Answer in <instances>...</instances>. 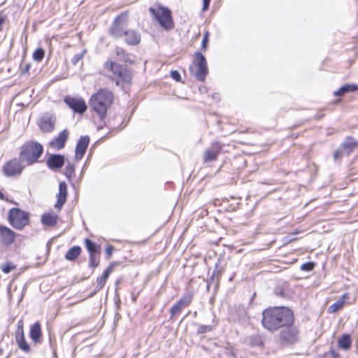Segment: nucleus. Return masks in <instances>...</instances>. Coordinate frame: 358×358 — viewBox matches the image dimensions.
I'll use <instances>...</instances> for the list:
<instances>
[{
  "mask_svg": "<svg viewBox=\"0 0 358 358\" xmlns=\"http://www.w3.org/2000/svg\"><path fill=\"white\" fill-rule=\"evenodd\" d=\"M294 321V314L287 307L268 308L262 312V326L269 331H276L282 327L292 324Z\"/></svg>",
  "mask_w": 358,
  "mask_h": 358,
  "instance_id": "f257e3e1",
  "label": "nucleus"
},
{
  "mask_svg": "<svg viewBox=\"0 0 358 358\" xmlns=\"http://www.w3.org/2000/svg\"><path fill=\"white\" fill-rule=\"evenodd\" d=\"M113 101V93L107 89H100L90 100V106L102 120Z\"/></svg>",
  "mask_w": 358,
  "mask_h": 358,
  "instance_id": "f03ea898",
  "label": "nucleus"
},
{
  "mask_svg": "<svg viewBox=\"0 0 358 358\" xmlns=\"http://www.w3.org/2000/svg\"><path fill=\"white\" fill-rule=\"evenodd\" d=\"M43 152V148L41 144L31 141L22 146L20 156L22 160L27 162V165H31L38 161Z\"/></svg>",
  "mask_w": 358,
  "mask_h": 358,
  "instance_id": "7ed1b4c3",
  "label": "nucleus"
},
{
  "mask_svg": "<svg viewBox=\"0 0 358 358\" xmlns=\"http://www.w3.org/2000/svg\"><path fill=\"white\" fill-rule=\"evenodd\" d=\"M189 72L192 76L199 81H204L208 73L207 62L204 55L196 52L192 64L189 66Z\"/></svg>",
  "mask_w": 358,
  "mask_h": 358,
  "instance_id": "20e7f679",
  "label": "nucleus"
},
{
  "mask_svg": "<svg viewBox=\"0 0 358 358\" xmlns=\"http://www.w3.org/2000/svg\"><path fill=\"white\" fill-rule=\"evenodd\" d=\"M149 10L164 29L171 30L173 28L174 23L169 8L159 6L157 9L150 8Z\"/></svg>",
  "mask_w": 358,
  "mask_h": 358,
  "instance_id": "39448f33",
  "label": "nucleus"
},
{
  "mask_svg": "<svg viewBox=\"0 0 358 358\" xmlns=\"http://www.w3.org/2000/svg\"><path fill=\"white\" fill-rule=\"evenodd\" d=\"M128 15L122 13L113 20L109 28V34L115 38H120L124 36V31H127Z\"/></svg>",
  "mask_w": 358,
  "mask_h": 358,
  "instance_id": "423d86ee",
  "label": "nucleus"
},
{
  "mask_svg": "<svg viewBox=\"0 0 358 358\" xmlns=\"http://www.w3.org/2000/svg\"><path fill=\"white\" fill-rule=\"evenodd\" d=\"M8 220L10 224L17 229H23L29 222L27 213L19 209L12 208L8 214Z\"/></svg>",
  "mask_w": 358,
  "mask_h": 358,
  "instance_id": "0eeeda50",
  "label": "nucleus"
},
{
  "mask_svg": "<svg viewBox=\"0 0 358 358\" xmlns=\"http://www.w3.org/2000/svg\"><path fill=\"white\" fill-rule=\"evenodd\" d=\"M280 333V340L282 344L292 345L299 341V331L296 327L292 324L285 326Z\"/></svg>",
  "mask_w": 358,
  "mask_h": 358,
  "instance_id": "6e6552de",
  "label": "nucleus"
},
{
  "mask_svg": "<svg viewBox=\"0 0 358 358\" xmlns=\"http://www.w3.org/2000/svg\"><path fill=\"white\" fill-rule=\"evenodd\" d=\"M106 65L115 76H117L120 80L129 83L131 79V73L128 69L114 62H107Z\"/></svg>",
  "mask_w": 358,
  "mask_h": 358,
  "instance_id": "1a4fd4ad",
  "label": "nucleus"
},
{
  "mask_svg": "<svg viewBox=\"0 0 358 358\" xmlns=\"http://www.w3.org/2000/svg\"><path fill=\"white\" fill-rule=\"evenodd\" d=\"M23 169L20 160L14 158L4 164L2 171L6 177H14L20 175Z\"/></svg>",
  "mask_w": 358,
  "mask_h": 358,
  "instance_id": "9d476101",
  "label": "nucleus"
},
{
  "mask_svg": "<svg viewBox=\"0 0 358 358\" xmlns=\"http://www.w3.org/2000/svg\"><path fill=\"white\" fill-rule=\"evenodd\" d=\"M194 296V292H189L183 294L181 298L171 308V319L176 315L178 314L181 310L192 303Z\"/></svg>",
  "mask_w": 358,
  "mask_h": 358,
  "instance_id": "9b49d317",
  "label": "nucleus"
},
{
  "mask_svg": "<svg viewBox=\"0 0 358 358\" xmlns=\"http://www.w3.org/2000/svg\"><path fill=\"white\" fill-rule=\"evenodd\" d=\"M64 103L75 113L83 114L87 110V105L81 98H75L67 96L64 99Z\"/></svg>",
  "mask_w": 358,
  "mask_h": 358,
  "instance_id": "f8f14e48",
  "label": "nucleus"
},
{
  "mask_svg": "<svg viewBox=\"0 0 358 358\" xmlns=\"http://www.w3.org/2000/svg\"><path fill=\"white\" fill-rule=\"evenodd\" d=\"M15 238V232L7 227L0 225V241L4 245H11Z\"/></svg>",
  "mask_w": 358,
  "mask_h": 358,
  "instance_id": "ddd939ff",
  "label": "nucleus"
},
{
  "mask_svg": "<svg viewBox=\"0 0 358 358\" xmlns=\"http://www.w3.org/2000/svg\"><path fill=\"white\" fill-rule=\"evenodd\" d=\"M222 149V145L217 141L212 143L211 148H209L203 153L204 162H213L217 159V155Z\"/></svg>",
  "mask_w": 358,
  "mask_h": 358,
  "instance_id": "4468645a",
  "label": "nucleus"
},
{
  "mask_svg": "<svg viewBox=\"0 0 358 358\" xmlns=\"http://www.w3.org/2000/svg\"><path fill=\"white\" fill-rule=\"evenodd\" d=\"M90 143V138L88 136H81L78 141L76 147L75 157L76 160H80L85 155L86 150Z\"/></svg>",
  "mask_w": 358,
  "mask_h": 358,
  "instance_id": "2eb2a0df",
  "label": "nucleus"
},
{
  "mask_svg": "<svg viewBox=\"0 0 358 358\" xmlns=\"http://www.w3.org/2000/svg\"><path fill=\"white\" fill-rule=\"evenodd\" d=\"M55 119L52 115L45 114L39 121V127L44 132H50L55 128Z\"/></svg>",
  "mask_w": 358,
  "mask_h": 358,
  "instance_id": "dca6fc26",
  "label": "nucleus"
},
{
  "mask_svg": "<svg viewBox=\"0 0 358 358\" xmlns=\"http://www.w3.org/2000/svg\"><path fill=\"white\" fill-rule=\"evenodd\" d=\"M64 162L65 159L64 156L58 154H53L48 159L47 165L50 169L57 170L62 167Z\"/></svg>",
  "mask_w": 358,
  "mask_h": 358,
  "instance_id": "f3484780",
  "label": "nucleus"
},
{
  "mask_svg": "<svg viewBox=\"0 0 358 358\" xmlns=\"http://www.w3.org/2000/svg\"><path fill=\"white\" fill-rule=\"evenodd\" d=\"M124 41L129 45H136L141 41V34L134 29L124 31Z\"/></svg>",
  "mask_w": 358,
  "mask_h": 358,
  "instance_id": "a211bd4d",
  "label": "nucleus"
},
{
  "mask_svg": "<svg viewBox=\"0 0 358 358\" xmlns=\"http://www.w3.org/2000/svg\"><path fill=\"white\" fill-rule=\"evenodd\" d=\"M67 197V185L65 182H61L59 185V192L57 194V202L55 205L56 208L60 209L66 203Z\"/></svg>",
  "mask_w": 358,
  "mask_h": 358,
  "instance_id": "6ab92c4d",
  "label": "nucleus"
},
{
  "mask_svg": "<svg viewBox=\"0 0 358 358\" xmlns=\"http://www.w3.org/2000/svg\"><path fill=\"white\" fill-rule=\"evenodd\" d=\"M69 134V133L66 129L62 131L50 142V145L58 150L63 148L68 139Z\"/></svg>",
  "mask_w": 358,
  "mask_h": 358,
  "instance_id": "aec40b11",
  "label": "nucleus"
},
{
  "mask_svg": "<svg viewBox=\"0 0 358 358\" xmlns=\"http://www.w3.org/2000/svg\"><path fill=\"white\" fill-rule=\"evenodd\" d=\"M113 267L112 265H110L101 275V276L99 277L96 280V287L95 291L91 294V296L94 295L97 292L101 290L103 286L105 285L110 273L113 271Z\"/></svg>",
  "mask_w": 358,
  "mask_h": 358,
  "instance_id": "412c9836",
  "label": "nucleus"
},
{
  "mask_svg": "<svg viewBox=\"0 0 358 358\" xmlns=\"http://www.w3.org/2000/svg\"><path fill=\"white\" fill-rule=\"evenodd\" d=\"M41 334V327L38 322H35L30 327L29 336L35 343H40Z\"/></svg>",
  "mask_w": 358,
  "mask_h": 358,
  "instance_id": "4be33fe9",
  "label": "nucleus"
},
{
  "mask_svg": "<svg viewBox=\"0 0 358 358\" xmlns=\"http://www.w3.org/2000/svg\"><path fill=\"white\" fill-rule=\"evenodd\" d=\"M357 147L358 141L351 136H348L341 145V148L348 154Z\"/></svg>",
  "mask_w": 358,
  "mask_h": 358,
  "instance_id": "5701e85b",
  "label": "nucleus"
},
{
  "mask_svg": "<svg viewBox=\"0 0 358 358\" xmlns=\"http://www.w3.org/2000/svg\"><path fill=\"white\" fill-rule=\"evenodd\" d=\"M348 298V294H343L335 303L328 308V312L329 313H334L341 309Z\"/></svg>",
  "mask_w": 358,
  "mask_h": 358,
  "instance_id": "b1692460",
  "label": "nucleus"
},
{
  "mask_svg": "<svg viewBox=\"0 0 358 358\" xmlns=\"http://www.w3.org/2000/svg\"><path fill=\"white\" fill-rule=\"evenodd\" d=\"M41 222L45 226H55L57 222V215L52 213H45L42 215Z\"/></svg>",
  "mask_w": 358,
  "mask_h": 358,
  "instance_id": "393cba45",
  "label": "nucleus"
},
{
  "mask_svg": "<svg viewBox=\"0 0 358 358\" xmlns=\"http://www.w3.org/2000/svg\"><path fill=\"white\" fill-rule=\"evenodd\" d=\"M15 341L20 350L27 353L30 352V347L25 340L24 334H19L18 335H15Z\"/></svg>",
  "mask_w": 358,
  "mask_h": 358,
  "instance_id": "a878e982",
  "label": "nucleus"
},
{
  "mask_svg": "<svg viewBox=\"0 0 358 358\" xmlns=\"http://www.w3.org/2000/svg\"><path fill=\"white\" fill-rule=\"evenodd\" d=\"M81 248L78 245H75L71 248L65 255V259L69 261H73L80 255L81 252Z\"/></svg>",
  "mask_w": 358,
  "mask_h": 358,
  "instance_id": "bb28decb",
  "label": "nucleus"
},
{
  "mask_svg": "<svg viewBox=\"0 0 358 358\" xmlns=\"http://www.w3.org/2000/svg\"><path fill=\"white\" fill-rule=\"evenodd\" d=\"M358 89V87L353 84H346L341 87H340L338 90L335 91L334 92V94L335 96H341L347 92H355Z\"/></svg>",
  "mask_w": 358,
  "mask_h": 358,
  "instance_id": "cd10ccee",
  "label": "nucleus"
},
{
  "mask_svg": "<svg viewBox=\"0 0 358 358\" xmlns=\"http://www.w3.org/2000/svg\"><path fill=\"white\" fill-rule=\"evenodd\" d=\"M352 341L350 335L344 334L338 340V345L343 350H348L351 346Z\"/></svg>",
  "mask_w": 358,
  "mask_h": 358,
  "instance_id": "c85d7f7f",
  "label": "nucleus"
},
{
  "mask_svg": "<svg viewBox=\"0 0 358 358\" xmlns=\"http://www.w3.org/2000/svg\"><path fill=\"white\" fill-rule=\"evenodd\" d=\"M116 55L121 58V59L124 62L133 63L129 59V55L124 51L123 48H116Z\"/></svg>",
  "mask_w": 358,
  "mask_h": 358,
  "instance_id": "c756f323",
  "label": "nucleus"
},
{
  "mask_svg": "<svg viewBox=\"0 0 358 358\" xmlns=\"http://www.w3.org/2000/svg\"><path fill=\"white\" fill-rule=\"evenodd\" d=\"M1 270L5 273H9L15 268V266L9 262L3 263L0 266Z\"/></svg>",
  "mask_w": 358,
  "mask_h": 358,
  "instance_id": "7c9ffc66",
  "label": "nucleus"
},
{
  "mask_svg": "<svg viewBox=\"0 0 358 358\" xmlns=\"http://www.w3.org/2000/svg\"><path fill=\"white\" fill-rule=\"evenodd\" d=\"M85 243L87 250L90 252V255L96 254V244L93 243L92 241H90L88 238L85 239Z\"/></svg>",
  "mask_w": 358,
  "mask_h": 358,
  "instance_id": "2f4dec72",
  "label": "nucleus"
},
{
  "mask_svg": "<svg viewBox=\"0 0 358 358\" xmlns=\"http://www.w3.org/2000/svg\"><path fill=\"white\" fill-rule=\"evenodd\" d=\"M45 51L42 48L36 49L33 53V59L36 62H41L43 59Z\"/></svg>",
  "mask_w": 358,
  "mask_h": 358,
  "instance_id": "473e14b6",
  "label": "nucleus"
},
{
  "mask_svg": "<svg viewBox=\"0 0 358 358\" xmlns=\"http://www.w3.org/2000/svg\"><path fill=\"white\" fill-rule=\"evenodd\" d=\"M75 166L73 164L69 162L65 168V175L68 178H71L74 175Z\"/></svg>",
  "mask_w": 358,
  "mask_h": 358,
  "instance_id": "72a5a7b5",
  "label": "nucleus"
},
{
  "mask_svg": "<svg viewBox=\"0 0 358 358\" xmlns=\"http://www.w3.org/2000/svg\"><path fill=\"white\" fill-rule=\"evenodd\" d=\"M274 293L277 296L281 298H287L288 296L286 290L281 287H277L274 290Z\"/></svg>",
  "mask_w": 358,
  "mask_h": 358,
  "instance_id": "f704fd0d",
  "label": "nucleus"
},
{
  "mask_svg": "<svg viewBox=\"0 0 358 358\" xmlns=\"http://www.w3.org/2000/svg\"><path fill=\"white\" fill-rule=\"evenodd\" d=\"M99 265V257L96 254L90 255V266L95 268Z\"/></svg>",
  "mask_w": 358,
  "mask_h": 358,
  "instance_id": "c9c22d12",
  "label": "nucleus"
},
{
  "mask_svg": "<svg viewBox=\"0 0 358 358\" xmlns=\"http://www.w3.org/2000/svg\"><path fill=\"white\" fill-rule=\"evenodd\" d=\"M212 330V327L210 325H200L197 329V334H201L206 332H209Z\"/></svg>",
  "mask_w": 358,
  "mask_h": 358,
  "instance_id": "e433bc0d",
  "label": "nucleus"
},
{
  "mask_svg": "<svg viewBox=\"0 0 358 358\" xmlns=\"http://www.w3.org/2000/svg\"><path fill=\"white\" fill-rule=\"evenodd\" d=\"M315 264L313 262H306L301 266V269L305 271H310L314 268Z\"/></svg>",
  "mask_w": 358,
  "mask_h": 358,
  "instance_id": "4c0bfd02",
  "label": "nucleus"
},
{
  "mask_svg": "<svg viewBox=\"0 0 358 358\" xmlns=\"http://www.w3.org/2000/svg\"><path fill=\"white\" fill-rule=\"evenodd\" d=\"M19 334H24V322H23L22 320H20L17 322V329L15 331V335H18Z\"/></svg>",
  "mask_w": 358,
  "mask_h": 358,
  "instance_id": "58836bf2",
  "label": "nucleus"
},
{
  "mask_svg": "<svg viewBox=\"0 0 358 358\" xmlns=\"http://www.w3.org/2000/svg\"><path fill=\"white\" fill-rule=\"evenodd\" d=\"M344 152H345V151L341 147L338 150H335L334 152V159L336 161L338 159H340L343 156Z\"/></svg>",
  "mask_w": 358,
  "mask_h": 358,
  "instance_id": "ea45409f",
  "label": "nucleus"
},
{
  "mask_svg": "<svg viewBox=\"0 0 358 358\" xmlns=\"http://www.w3.org/2000/svg\"><path fill=\"white\" fill-rule=\"evenodd\" d=\"M83 57V53H78L73 56L71 62L73 65H76Z\"/></svg>",
  "mask_w": 358,
  "mask_h": 358,
  "instance_id": "a19ab883",
  "label": "nucleus"
},
{
  "mask_svg": "<svg viewBox=\"0 0 358 358\" xmlns=\"http://www.w3.org/2000/svg\"><path fill=\"white\" fill-rule=\"evenodd\" d=\"M171 77L175 80L176 81H178V82H180L181 80V76H180V73L176 71V70H174V71H171Z\"/></svg>",
  "mask_w": 358,
  "mask_h": 358,
  "instance_id": "79ce46f5",
  "label": "nucleus"
},
{
  "mask_svg": "<svg viewBox=\"0 0 358 358\" xmlns=\"http://www.w3.org/2000/svg\"><path fill=\"white\" fill-rule=\"evenodd\" d=\"M208 35H209V33L208 32H206L203 38V40H202V47L203 48H206V45H207V43H208Z\"/></svg>",
  "mask_w": 358,
  "mask_h": 358,
  "instance_id": "37998d69",
  "label": "nucleus"
},
{
  "mask_svg": "<svg viewBox=\"0 0 358 358\" xmlns=\"http://www.w3.org/2000/svg\"><path fill=\"white\" fill-rule=\"evenodd\" d=\"M203 5L202 10L206 11L208 9L210 0H203Z\"/></svg>",
  "mask_w": 358,
  "mask_h": 358,
  "instance_id": "c03bdc74",
  "label": "nucleus"
},
{
  "mask_svg": "<svg viewBox=\"0 0 358 358\" xmlns=\"http://www.w3.org/2000/svg\"><path fill=\"white\" fill-rule=\"evenodd\" d=\"M113 250V247L112 245H108L106 249V253L108 257H110L112 255Z\"/></svg>",
  "mask_w": 358,
  "mask_h": 358,
  "instance_id": "a18cd8bd",
  "label": "nucleus"
},
{
  "mask_svg": "<svg viewBox=\"0 0 358 358\" xmlns=\"http://www.w3.org/2000/svg\"><path fill=\"white\" fill-rule=\"evenodd\" d=\"M30 66H31V65L29 64H26L22 70V73H28L29 71Z\"/></svg>",
  "mask_w": 358,
  "mask_h": 358,
  "instance_id": "49530a36",
  "label": "nucleus"
},
{
  "mask_svg": "<svg viewBox=\"0 0 358 358\" xmlns=\"http://www.w3.org/2000/svg\"><path fill=\"white\" fill-rule=\"evenodd\" d=\"M4 199V195L0 191V199Z\"/></svg>",
  "mask_w": 358,
  "mask_h": 358,
  "instance_id": "de8ad7c7",
  "label": "nucleus"
},
{
  "mask_svg": "<svg viewBox=\"0 0 358 358\" xmlns=\"http://www.w3.org/2000/svg\"><path fill=\"white\" fill-rule=\"evenodd\" d=\"M217 96H218V95L217 94H215L213 95V99H217Z\"/></svg>",
  "mask_w": 358,
  "mask_h": 358,
  "instance_id": "09e8293b",
  "label": "nucleus"
},
{
  "mask_svg": "<svg viewBox=\"0 0 358 358\" xmlns=\"http://www.w3.org/2000/svg\"><path fill=\"white\" fill-rule=\"evenodd\" d=\"M115 84H116V85H117V86H118V85H120V80H117V81L115 82Z\"/></svg>",
  "mask_w": 358,
  "mask_h": 358,
  "instance_id": "8fccbe9b",
  "label": "nucleus"
},
{
  "mask_svg": "<svg viewBox=\"0 0 358 358\" xmlns=\"http://www.w3.org/2000/svg\"><path fill=\"white\" fill-rule=\"evenodd\" d=\"M2 352H3V350H2V349L0 348V355H1Z\"/></svg>",
  "mask_w": 358,
  "mask_h": 358,
  "instance_id": "3c124183",
  "label": "nucleus"
},
{
  "mask_svg": "<svg viewBox=\"0 0 358 358\" xmlns=\"http://www.w3.org/2000/svg\"><path fill=\"white\" fill-rule=\"evenodd\" d=\"M19 358H24V357H19Z\"/></svg>",
  "mask_w": 358,
  "mask_h": 358,
  "instance_id": "603ef678",
  "label": "nucleus"
}]
</instances>
